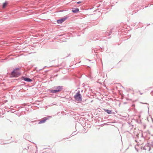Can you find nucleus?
<instances>
[{
  "label": "nucleus",
  "instance_id": "f257e3e1",
  "mask_svg": "<svg viewBox=\"0 0 153 153\" xmlns=\"http://www.w3.org/2000/svg\"><path fill=\"white\" fill-rule=\"evenodd\" d=\"M55 89L54 90H50V92L52 93H55L61 91L62 89V86H58L54 87Z\"/></svg>",
  "mask_w": 153,
  "mask_h": 153
},
{
  "label": "nucleus",
  "instance_id": "f03ea898",
  "mask_svg": "<svg viewBox=\"0 0 153 153\" xmlns=\"http://www.w3.org/2000/svg\"><path fill=\"white\" fill-rule=\"evenodd\" d=\"M19 68H17L14 69L12 73V75L14 77H17L19 76L20 74L19 71Z\"/></svg>",
  "mask_w": 153,
  "mask_h": 153
},
{
  "label": "nucleus",
  "instance_id": "7ed1b4c3",
  "mask_svg": "<svg viewBox=\"0 0 153 153\" xmlns=\"http://www.w3.org/2000/svg\"><path fill=\"white\" fill-rule=\"evenodd\" d=\"M74 98L77 101H81L82 100V96L79 92L77 93L74 96Z\"/></svg>",
  "mask_w": 153,
  "mask_h": 153
},
{
  "label": "nucleus",
  "instance_id": "20e7f679",
  "mask_svg": "<svg viewBox=\"0 0 153 153\" xmlns=\"http://www.w3.org/2000/svg\"><path fill=\"white\" fill-rule=\"evenodd\" d=\"M67 19V17H65L62 18V19H60L57 20V22L58 23H61L63 22H64Z\"/></svg>",
  "mask_w": 153,
  "mask_h": 153
},
{
  "label": "nucleus",
  "instance_id": "39448f33",
  "mask_svg": "<svg viewBox=\"0 0 153 153\" xmlns=\"http://www.w3.org/2000/svg\"><path fill=\"white\" fill-rule=\"evenodd\" d=\"M79 10V9L77 8H73L72 9V11L74 13L78 12Z\"/></svg>",
  "mask_w": 153,
  "mask_h": 153
},
{
  "label": "nucleus",
  "instance_id": "423d86ee",
  "mask_svg": "<svg viewBox=\"0 0 153 153\" xmlns=\"http://www.w3.org/2000/svg\"><path fill=\"white\" fill-rule=\"evenodd\" d=\"M105 111L107 112L108 114H111V113L112 111L106 109H104Z\"/></svg>",
  "mask_w": 153,
  "mask_h": 153
},
{
  "label": "nucleus",
  "instance_id": "0eeeda50",
  "mask_svg": "<svg viewBox=\"0 0 153 153\" xmlns=\"http://www.w3.org/2000/svg\"><path fill=\"white\" fill-rule=\"evenodd\" d=\"M7 4H8V3L7 2H5V3H4L3 4V6H2L3 8H5L7 6Z\"/></svg>",
  "mask_w": 153,
  "mask_h": 153
},
{
  "label": "nucleus",
  "instance_id": "6e6552de",
  "mask_svg": "<svg viewBox=\"0 0 153 153\" xmlns=\"http://www.w3.org/2000/svg\"><path fill=\"white\" fill-rule=\"evenodd\" d=\"M24 80L27 82H31L32 81V80L31 79L28 78H25L24 79Z\"/></svg>",
  "mask_w": 153,
  "mask_h": 153
},
{
  "label": "nucleus",
  "instance_id": "1a4fd4ad",
  "mask_svg": "<svg viewBox=\"0 0 153 153\" xmlns=\"http://www.w3.org/2000/svg\"><path fill=\"white\" fill-rule=\"evenodd\" d=\"M46 119H43L41 121H40L39 123V124H41V123H44L46 121Z\"/></svg>",
  "mask_w": 153,
  "mask_h": 153
},
{
  "label": "nucleus",
  "instance_id": "9d476101",
  "mask_svg": "<svg viewBox=\"0 0 153 153\" xmlns=\"http://www.w3.org/2000/svg\"><path fill=\"white\" fill-rule=\"evenodd\" d=\"M81 3V2H80V1H79V2H78L77 3V4H79V3Z\"/></svg>",
  "mask_w": 153,
  "mask_h": 153
},
{
  "label": "nucleus",
  "instance_id": "9b49d317",
  "mask_svg": "<svg viewBox=\"0 0 153 153\" xmlns=\"http://www.w3.org/2000/svg\"><path fill=\"white\" fill-rule=\"evenodd\" d=\"M150 149H151V148L150 147H149V150L150 151Z\"/></svg>",
  "mask_w": 153,
  "mask_h": 153
},
{
  "label": "nucleus",
  "instance_id": "f8f14e48",
  "mask_svg": "<svg viewBox=\"0 0 153 153\" xmlns=\"http://www.w3.org/2000/svg\"><path fill=\"white\" fill-rule=\"evenodd\" d=\"M139 92L140 93V94H143V93H141V92H140V91H139Z\"/></svg>",
  "mask_w": 153,
  "mask_h": 153
}]
</instances>
